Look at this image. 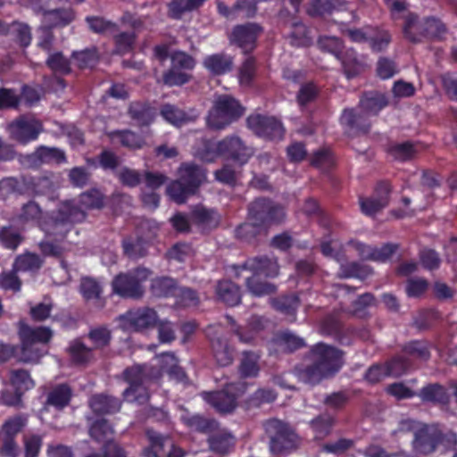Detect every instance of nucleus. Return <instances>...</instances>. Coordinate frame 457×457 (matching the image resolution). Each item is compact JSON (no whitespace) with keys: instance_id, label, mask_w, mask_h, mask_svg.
Masks as SVG:
<instances>
[{"instance_id":"1","label":"nucleus","mask_w":457,"mask_h":457,"mask_svg":"<svg viewBox=\"0 0 457 457\" xmlns=\"http://www.w3.org/2000/svg\"><path fill=\"white\" fill-rule=\"evenodd\" d=\"M86 218V212L78 208L73 202H62L52 212L49 222L41 228L46 234L45 239L38 244L41 253L46 257H62L64 248L61 243L73 228L74 224L83 222Z\"/></svg>"},{"instance_id":"2","label":"nucleus","mask_w":457,"mask_h":457,"mask_svg":"<svg viewBox=\"0 0 457 457\" xmlns=\"http://www.w3.org/2000/svg\"><path fill=\"white\" fill-rule=\"evenodd\" d=\"M344 351L336 346L319 342L312 345L306 353L311 364L295 368L298 379L307 385L316 386L325 379L334 378L345 364Z\"/></svg>"},{"instance_id":"3","label":"nucleus","mask_w":457,"mask_h":457,"mask_svg":"<svg viewBox=\"0 0 457 457\" xmlns=\"http://www.w3.org/2000/svg\"><path fill=\"white\" fill-rule=\"evenodd\" d=\"M388 104L384 94L378 91L364 92L359 102L362 112L357 113L354 109H345L340 117V123L350 136L368 134L370 121L367 115H377Z\"/></svg>"},{"instance_id":"4","label":"nucleus","mask_w":457,"mask_h":457,"mask_svg":"<svg viewBox=\"0 0 457 457\" xmlns=\"http://www.w3.org/2000/svg\"><path fill=\"white\" fill-rule=\"evenodd\" d=\"M16 328L20 340L18 362L38 363L47 353L44 347L52 341L54 331L46 326L31 327L23 319L17 322Z\"/></svg>"},{"instance_id":"5","label":"nucleus","mask_w":457,"mask_h":457,"mask_svg":"<svg viewBox=\"0 0 457 457\" xmlns=\"http://www.w3.org/2000/svg\"><path fill=\"white\" fill-rule=\"evenodd\" d=\"M447 32L446 25L434 16L426 17L419 21L416 13L410 12L404 20L403 33L412 43H420L423 38L441 41Z\"/></svg>"},{"instance_id":"6","label":"nucleus","mask_w":457,"mask_h":457,"mask_svg":"<svg viewBox=\"0 0 457 457\" xmlns=\"http://www.w3.org/2000/svg\"><path fill=\"white\" fill-rule=\"evenodd\" d=\"M265 432L270 438V450L273 454H287L299 445V436L287 422L270 419L264 423Z\"/></svg>"},{"instance_id":"7","label":"nucleus","mask_w":457,"mask_h":457,"mask_svg":"<svg viewBox=\"0 0 457 457\" xmlns=\"http://www.w3.org/2000/svg\"><path fill=\"white\" fill-rule=\"evenodd\" d=\"M245 108L234 97L219 96L206 119L207 125L213 129H222L243 116Z\"/></svg>"},{"instance_id":"8","label":"nucleus","mask_w":457,"mask_h":457,"mask_svg":"<svg viewBox=\"0 0 457 457\" xmlns=\"http://www.w3.org/2000/svg\"><path fill=\"white\" fill-rule=\"evenodd\" d=\"M151 274V270L145 267H137L126 273H120L112 279V291L123 298L139 299L145 293L143 283Z\"/></svg>"},{"instance_id":"9","label":"nucleus","mask_w":457,"mask_h":457,"mask_svg":"<svg viewBox=\"0 0 457 457\" xmlns=\"http://www.w3.org/2000/svg\"><path fill=\"white\" fill-rule=\"evenodd\" d=\"M29 417L25 413H19L6 419L0 429V456L19 457L20 446L16 440L17 436L27 427Z\"/></svg>"},{"instance_id":"10","label":"nucleus","mask_w":457,"mask_h":457,"mask_svg":"<svg viewBox=\"0 0 457 457\" xmlns=\"http://www.w3.org/2000/svg\"><path fill=\"white\" fill-rule=\"evenodd\" d=\"M284 208L268 197H258L248 205V217L264 228L281 223L285 219Z\"/></svg>"},{"instance_id":"11","label":"nucleus","mask_w":457,"mask_h":457,"mask_svg":"<svg viewBox=\"0 0 457 457\" xmlns=\"http://www.w3.org/2000/svg\"><path fill=\"white\" fill-rule=\"evenodd\" d=\"M245 383H229L220 391L204 392L202 396L218 412L228 413L235 410L237 398L245 392Z\"/></svg>"},{"instance_id":"12","label":"nucleus","mask_w":457,"mask_h":457,"mask_svg":"<svg viewBox=\"0 0 457 457\" xmlns=\"http://www.w3.org/2000/svg\"><path fill=\"white\" fill-rule=\"evenodd\" d=\"M117 320L119 328L124 332H141L156 326L158 315L153 308L141 307L127 311Z\"/></svg>"},{"instance_id":"13","label":"nucleus","mask_w":457,"mask_h":457,"mask_svg":"<svg viewBox=\"0 0 457 457\" xmlns=\"http://www.w3.org/2000/svg\"><path fill=\"white\" fill-rule=\"evenodd\" d=\"M220 157L232 162L235 165L243 167L254 154L253 147L237 135H230L220 140Z\"/></svg>"},{"instance_id":"14","label":"nucleus","mask_w":457,"mask_h":457,"mask_svg":"<svg viewBox=\"0 0 457 457\" xmlns=\"http://www.w3.org/2000/svg\"><path fill=\"white\" fill-rule=\"evenodd\" d=\"M247 127L259 137L281 140L285 135L282 122L273 116L251 114L246 119Z\"/></svg>"},{"instance_id":"15","label":"nucleus","mask_w":457,"mask_h":457,"mask_svg":"<svg viewBox=\"0 0 457 457\" xmlns=\"http://www.w3.org/2000/svg\"><path fill=\"white\" fill-rule=\"evenodd\" d=\"M43 130L40 120L26 116H21L9 124L11 137L21 145L37 140Z\"/></svg>"},{"instance_id":"16","label":"nucleus","mask_w":457,"mask_h":457,"mask_svg":"<svg viewBox=\"0 0 457 457\" xmlns=\"http://www.w3.org/2000/svg\"><path fill=\"white\" fill-rule=\"evenodd\" d=\"M233 270L237 278H239L243 270H250L253 275L275 278L278 275L279 266L275 258L268 256H257L248 258L241 265H234Z\"/></svg>"},{"instance_id":"17","label":"nucleus","mask_w":457,"mask_h":457,"mask_svg":"<svg viewBox=\"0 0 457 457\" xmlns=\"http://www.w3.org/2000/svg\"><path fill=\"white\" fill-rule=\"evenodd\" d=\"M440 437V428L437 425L423 424L414 432L412 448L416 453L428 455L433 453Z\"/></svg>"},{"instance_id":"18","label":"nucleus","mask_w":457,"mask_h":457,"mask_svg":"<svg viewBox=\"0 0 457 457\" xmlns=\"http://www.w3.org/2000/svg\"><path fill=\"white\" fill-rule=\"evenodd\" d=\"M262 30L260 25L253 22L237 25L231 31L230 43L242 48L245 53L252 52L256 46V41Z\"/></svg>"},{"instance_id":"19","label":"nucleus","mask_w":457,"mask_h":457,"mask_svg":"<svg viewBox=\"0 0 457 457\" xmlns=\"http://www.w3.org/2000/svg\"><path fill=\"white\" fill-rule=\"evenodd\" d=\"M191 223L203 234L217 228L221 221V215L213 208L197 205L190 212Z\"/></svg>"},{"instance_id":"20","label":"nucleus","mask_w":457,"mask_h":457,"mask_svg":"<svg viewBox=\"0 0 457 457\" xmlns=\"http://www.w3.org/2000/svg\"><path fill=\"white\" fill-rule=\"evenodd\" d=\"M45 396L44 409L53 408L57 411H61L71 404L73 390L68 383H59L51 386L46 392Z\"/></svg>"},{"instance_id":"21","label":"nucleus","mask_w":457,"mask_h":457,"mask_svg":"<svg viewBox=\"0 0 457 457\" xmlns=\"http://www.w3.org/2000/svg\"><path fill=\"white\" fill-rule=\"evenodd\" d=\"M432 345L425 339H413L404 343L401 347L411 363L415 367L419 362H426L431 357Z\"/></svg>"},{"instance_id":"22","label":"nucleus","mask_w":457,"mask_h":457,"mask_svg":"<svg viewBox=\"0 0 457 457\" xmlns=\"http://www.w3.org/2000/svg\"><path fill=\"white\" fill-rule=\"evenodd\" d=\"M160 377L161 372L158 369L146 364H136L126 368L123 371V379L129 384V386L146 384Z\"/></svg>"},{"instance_id":"23","label":"nucleus","mask_w":457,"mask_h":457,"mask_svg":"<svg viewBox=\"0 0 457 457\" xmlns=\"http://www.w3.org/2000/svg\"><path fill=\"white\" fill-rule=\"evenodd\" d=\"M10 383L14 388L12 402H8L11 404H20L21 398L26 391L35 387V381L31 378L29 372L24 369L12 370L10 371L9 376Z\"/></svg>"},{"instance_id":"24","label":"nucleus","mask_w":457,"mask_h":457,"mask_svg":"<svg viewBox=\"0 0 457 457\" xmlns=\"http://www.w3.org/2000/svg\"><path fill=\"white\" fill-rule=\"evenodd\" d=\"M178 175L179 179L196 193L206 179V170L194 162H182L178 170Z\"/></svg>"},{"instance_id":"25","label":"nucleus","mask_w":457,"mask_h":457,"mask_svg":"<svg viewBox=\"0 0 457 457\" xmlns=\"http://www.w3.org/2000/svg\"><path fill=\"white\" fill-rule=\"evenodd\" d=\"M215 295L218 301L229 307L238 305L242 300L240 287L228 279L218 281Z\"/></svg>"},{"instance_id":"26","label":"nucleus","mask_w":457,"mask_h":457,"mask_svg":"<svg viewBox=\"0 0 457 457\" xmlns=\"http://www.w3.org/2000/svg\"><path fill=\"white\" fill-rule=\"evenodd\" d=\"M145 436L148 442L142 454L144 457H163L166 454L165 445L170 441V436L163 435L152 428L145 430Z\"/></svg>"},{"instance_id":"27","label":"nucleus","mask_w":457,"mask_h":457,"mask_svg":"<svg viewBox=\"0 0 457 457\" xmlns=\"http://www.w3.org/2000/svg\"><path fill=\"white\" fill-rule=\"evenodd\" d=\"M345 76L352 79L360 75L365 70V62L357 51L351 47L345 50L339 58Z\"/></svg>"},{"instance_id":"28","label":"nucleus","mask_w":457,"mask_h":457,"mask_svg":"<svg viewBox=\"0 0 457 457\" xmlns=\"http://www.w3.org/2000/svg\"><path fill=\"white\" fill-rule=\"evenodd\" d=\"M89 406L93 412L97 415L114 414L120 411L121 401L112 395L96 394L91 396Z\"/></svg>"},{"instance_id":"29","label":"nucleus","mask_w":457,"mask_h":457,"mask_svg":"<svg viewBox=\"0 0 457 457\" xmlns=\"http://www.w3.org/2000/svg\"><path fill=\"white\" fill-rule=\"evenodd\" d=\"M36 164H62L67 162L66 154L58 147L40 145L29 155Z\"/></svg>"},{"instance_id":"30","label":"nucleus","mask_w":457,"mask_h":457,"mask_svg":"<svg viewBox=\"0 0 457 457\" xmlns=\"http://www.w3.org/2000/svg\"><path fill=\"white\" fill-rule=\"evenodd\" d=\"M181 421L190 431L201 434L212 433L219 426V423L214 419L207 418L201 414H183Z\"/></svg>"},{"instance_id":"31","label":"nucleus","mask_w":457,"mask_h":457,"mask_svg":"<svg viewBox=\"0 0 457 457\" xmlns=\"http://www.w3.org/2000/svg\"><path fill=\"white\" fill-rule=\"evenodd\" d=\"M128 114L137 126H149L154 120L155 111L147 102L135 101L130 103Z\"/></svg>"},{"instance_id":"32","label":"nucleus","mask_w":457,"mask_h":457,"mask_svg":"<svg viewBox=\"0 0 457 457\" xmlns=\"http://www.w3.org/2000/svg\"><path fill=\"white\" fill-rule=\"evenodd\" d=\"M207 0H170L167 4V16L174 21L182 20L187 12L198 10Z\"/></svg>"},{"instance_id":"33","label":"nucleus","mask_w":457,"mask_h":457,"mask_svg":"<svg viewBox=\"0 0 457 457\" xmlns=\"http://www.w3.org/2000/svg\"><path fill=\"white\" fill-rule=\"evenodd\" d=\"M179 290L178 281L168 276H160L153 278L150 285V292L157 298H169L177 295Z\"/></svg>"},{"instance_id":"34","label":"nucleus","mask_w":457,"mask_h":457,"mask_svg":"<svg viewBox=\"0 0 457 457\" xmlns=\"http://www.w3.org/2000/svg\"><path fill=\"white\" fill-rule=\"evenodd\" d=\"M271 343L284 353H294L305 346L304 339L290 330L278 332Z\"/></svg>"},{"instance_id":"35","label":"nucleus","mask_w":457,"mask_h":457,"mask_svg":"<svg viewBox=\"0 0 457 457\" xmlns=\"http://www.w3.org/2000/svg\"><path fill=\"white\" fill-rule=\"evenodd\" d=\"M204 67L213 75H223L229 72L233 67L230 56L220 53L207 55L203 61Z\"/></svg>"},{"instance_id":"36","label":"nucleus","mask_w":457,"mask_h":457,"mask_svg":"<svg viewBox=\"0 0 457 457\" xmlns=\"http://www.w3.org/2000/svg\"><path fill=\"white\" fill-rule=\"evenodd\" d=\"M417 395L424 403H432L434 404H447L449 403V395L446 388L438 383H430L420 390Z\"/></svg>"},{"instance_id":"37","label":"nucleus","mask_w":457,"mask_h":457,"mask_svg":"<svg viewBox=\"0 0 457 457\" xmlns=\"http://www.w3.org/2000/svg\"><path fill=\"white\" fill-rule=\"evenodd\" d=\"M148 246V242L139 236H128L121 242L124 255L134 260L145 257Z\"/></svg>"},{"instance_id":"38","label":"nucleus","mask_w":457,"mask_h":457,"mask_svg":"<svg viewBox=\"0 0 457 457\" xmlns=\"http://www.w3.org/2000/svg\"><path fill=\"white\" fill-rule=\"evenodd\" d=\"M271 307L286 315L295 319L297 309L300 305L299 296L295 294L282 295L270 299Z\"/></svg>"},{"instance_id":"39","label":"nucleus","mask_w":457,"mask_h":457,"mask_svg":"<svg viewBox=\"0 0 457 457\" xmlns=\"http://www.w3.org/2000/svg\"><path fill=\"white\" fill-rule=\"evenodd\" d=\"M261 355L253 351H244L242 353V359L238 367L240 378H256L260 372V361Z\"/></svg>"},{"instance_id":"40","label":"nucleus","mask_w":457,"mask_h":457,"mask_svg":"<svg viewBox=\"0 0 457 457\" xmlns=\"http://www.w3.org/2000/svg\"><path fill=\"white\" fill-rule=\"evenodd\" d=\"M99 58L98 50L95 46L80 51H73L71 55V62L79 70L95 68L99 62Z\"/></svg>"},{"instance_id":"41","label":"nucleus","mask_w":457,"mask_h":457,"mask_svg":"<svg viewBox=\"0 0 457 457\" xmlns=\"http://www.w3.org/2000/svg\"><path fill=\"white\" fill-rule=\"evenodd\" d=\"M320 94V89L313 81L303 82L296 93L295 100L302 111L314 104Z\"/></svg>"},{"instance_id":"42","label":"nucleus","mask_w":457,"mask_h":457,"mask_svg":"<svg viewBox=\"0 0 457 457\" xmlns=\"http://www.w3.org/2000/svg\"><path fill=\"white\" fill-rule=\"evenodd\" d=\"M75 18L71 8H54L43 15V21L49 28L65 27Z\"/></svg>"},{"instance_id":"43","label":"nucleus","mask_w":457,"mask_h":457,"mask_svg":"<svg viewBox=\"0 0 457 457\" xmlns=\"http://www.w3.org/2000/svg\"><path fill=\"white\" fill-rule=\"evenodd\" d=\"M109 137L112 140H118L120 144L130 150L141 149L145 142L142 136L129 129H116L110 132Z\"/></svg>"},{"instance_id":"44","label":"nucleus","mask_w":457,"mask_h":457,"mask_svg":"<svg viewBox=\"0 0 457 457\" xmlns=\"http://www.w3.org/2000/svg\"><path fill=\"white\" fill-rule=\"evenodd\" d=\"M213 356L217 363L221 367L228 366L233 361V349L227 340L217 337L211 340Z\"/></svg>"},{"instance_id":"45","label":"nucleus","mask_w":457,"mask_h":457,"mask_svg":"<svg viewBox=\"0 0 457 457\" xmlns=\"http://www.w3.org/2000/svg\"><path fill=\"white\" fill-rule=\"evenodd\" d=\"M210 449L218 454H228L235 445V438L230 433L220 432L208 438Z\"/></svg>"},{"instance_id":"46","label":"nucleus","mask_w":457,"mask_h":457,"mask_svg":"<svg viewBox=\"0 0 457 457\" xmlns=\"http://www.w3.org/2000/svg\"><path fill=\"white\" fill-rule=\"evenodd\" d=\"M44 260L37 253L27 252L16 257L13 268L15 271H37L43 266Z\"/></svg>"},{"instance_id":"47","label":"nucleus","mask_w":457,"mask_h":457,"mask_svg":"<svg viewBox=\"0 0 457 457\" xmlns=\"http://www.w3.org/2000/svg\"><path fill=\"white\" fill-rule=\"evenodd\" d=\"M345 0H312L309 13L312 16H322L330 14L335 10L345 8Z\"/></svg>"},{"instance_id":"48","label":"nucleus","mask_w":457,"mask_h":457,"mask_svg":"<svg viewBox=\"0 0 457 457\" xmlns=\"http://www.w3.org/2000/svg\"><path fill=\"white\" fill-rule=\"evenodd\" d=\"M80 293L85 300L99 301V306L103 307L104 300L102 299L103 287L101 284L95 278H84L80 282Z\"/></svg>"},{"instance_id":"49","label":"nucleus","mask_w":457,"mask_h":457,"mask_svg":"<svg viewBox=\"0 0 457 457\" xmlns=\"http://www.w3.org/2000/svg\"><path fill=\"white\" fill-rule=\"evenodd\" d=\"M309 424L315 434V439H323L331 433L335 420L328 414H320L313 418Z\"/></svg>"},{"instance_id":"50","label":"nucleus","mask_w":457,"mask_h":457,"mask_svg":"<svg viewBox=\"0 0 457 457\" xmlns=\"http://www.w3.org/2000/svg\"><path fill=\"white\" fill-rule=\"evenodd\" d=\"M245 286L249 293L256 297L270 295L277 290L274 284L262 281L258 276L253 274L251 277L246 278Z\"/></svg>"},{"instance_id":"51","label":"nucleus","mask_w":457,"mask_h":457,"mask_svg":"<svg viewBox=\"0 0 457 457\" xmlns=\"http://www.w3.org/2000/svg\"><path fill=\"white\" fill-rule=\"evenodd\" d=\"M167 195L177 204H184L187 199L195 193L186 185L180 179L171 181L167 188Z\"/></svg>"},{"instance_id":"52","label":"nucleus","mask_w":457,"mask_h":457,"mask_svg":"<svg viewBox=\"0 0 457 457\" xmlns=\"http://www.w3.org/2000/svg\"><path fill=\"white\" fill-rule=\"evenodd\" d=\"M73 204L84 211V209H99L104 205V195L97 188H91L87 191L81 193L79 196V204L80 205L78 206L73 200H71Z\"/></svg>"},{"instance_id":"53","label":"nucleus","mask_w":457,"mask_h":457,"mask_svg":"<svg viewBox=\"0 0 457 457\" xmlns=\"http://www.w3.org/2000/svg\"><path fill=\"white\" fill-rule=\"evenodd\" d=\"M71 60L66 58L62 52L49 54L46 65L55 74L68 75L71 72Z\"/></svg>"},{"instance_id":"54","label":"nucleus","mask_w":457,"mask_h":457,"mask_svg":"<svg viewBox=\"0 0 457 457\" xmlns=\"http://www.w3.org/2000/svg\"><path fill=\"white\" fill-rule=\"evenodd\" d=\"M23 241V237L13 226H4L0 228V244L9 250H16Z\"/></svg>"},{"instance_id":"55","label":"nucleus","mask_w":457,"mask_h":457,"mask_svg":"<svg viewBox=\"0 0 457 457\" xmlns=\"http://www.w3.org/2000/svg\"><path fill=\"white\" fill-rule=\"evenodd\" d=\"M385 367L387 371V375L395 378L405 374L409 370L414 368L411 363V361H409L403 353L391 358L386 362Z\"/></svg>"},{"instance_id":"56","label":"nucleus","mask_w":457,"mask_h":457,"mask_svg":"<svg viewBox=\"0 0 457 457\" xmlns=\"http://www.w3.org/2000/svg\"><path fill=\"white\" fill-rule=\"evenodd\" d=\"M68 353L75 364L87 363L92 354V349L87 346L80 339H75L70 343Z\"/></svg>"},{"instance_id":"57","label":"nucleus","mask_w":457,"mask_h":457,"mask_svg":"<svg viewBox=\"0 0 457 457\" xmlns=\"http://www.w3.org/2000/svg\"><path fill=\"white\" fill-rule=\"evenodd\" d=\"M125 401L136 403L137 404H145L150 399V393L145 384L128 386L122 393Z\"/></svg>"},{"instance_id":"58","label":"nucleus","mask_w":457,"mask_h":457,"mask_svg":"<svg viewBox=\"0 0 457 457\" xmlns=\"http://www.w3.org/2000/svg\"><path fill=\"white\" fill-rule=\"evenodd\" d=\"M25 186L26 179L21 181L13 177L4 178L0 180V196L5 199L12 195H23Z\"/></svg>"},{"instance_id":"59","label":"nucleus","mask_w":457,"mask_h":457,"mask_svg":"<svg viewBox=\"0 0 457 457\" xmlns=\"http://www.w3.org/2000/svg\"><path fill=\"white\" fill-rule=\"evenodd\" d=\"M161 115L169 123L180 127L188 121L187 114L177 106L165 104L161 108Z\"/></svg>"},{"instance_id":"60","label":"nucleus","mask_w":457,"mask_h":457,"mask_svg":"<svg viewBox=\"0 0 457 457\" xmlns=\"http://www.w3.org/2000/svg\"><path fill=\"white\" fill-rule=\"evenodd\" d=\"M113 434V429L106 419L96 420L89 428L90 436L96 442H108V437Z\"/></svg>"},{"instance_id":"61","label":"nucleus","mask_w":457,"mask_h":457,"mask_svg":"<svg viewBox=\"0 0 457 457\" xmlns=\"http://www.w3.org/2000/svg\"><path fill=\"white\" fill-rule=\"evenodd\" d=\"M354 445V441L350 438L341 437L336 441H328L320 445V452L333 455H343Z\"/></svg>"},{"instance_id":"62","label":"nucleus","mask_w":457,"mask_h":457,"mask_svg":"<svg viewBox=\"0 0 457 457\" xmlns=\"http://www.w3.org/2000/svg\"><path fill=\"white\" fill-rule=\"evenodd\" d=\"M290 44L294 46H307L311 43L307 27L301 21H295L291 25V31L288 35Z\"/></svg>"},{"instance_id":"63","label":"nucleus","mask_w":457,"mask_h":457,"mask_svg":"<svg viewBox=\"0 0 457 457\" xmlns=\"http://www.w3.org/2000/svg\"><path fill=\"white\" fill-rule=\"evenodd\" d=\"M388 154L396 161L406 162L411 160L416 154V149L413 143L405 141L391 145Z\"/></svg>"},{"instance_id":"64","label":"nucleus","mask_w":457,"mask_h":457,"mask_svg":"<svg viewBox=\"0 0 457 457\" xmlns=\"http://www.w3.org/2000/svg\"><path fill=\"white\" fill-rule=\"evenodd\" d=\"M42 216V209L35 201H29L21 207L19 214V220L21 223L37 224L39 223Z\"/></svg>"}]
</instances>
